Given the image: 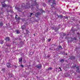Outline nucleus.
Wrapping results in <instances>:
<instances>
[{
    "label": "nucleus",
    "instance_id": "32",
    "mask_svg": "<svg viewBox=\"0 0 80 80\" xmlns=\"http://www.w3.org/2000/svg\"><path fill=\"white\" fill-rule=\"evenodd\" d=\"M33 6H34V5H31V7H33Z\"/></svg>",
    "mask_w": 80,
    "mask_h": 80
},
{
    "label": "nucleus",
    "instance_id": "41",
    "mask_svg": "<svg viewBox=\"0 0 80 80\" xmlns=\"http://www.w3.org/2000/svg\"><path fill=\"white\" fill-rule=\"evenodd\" d=\"M60 38H62V37H61Z\"/></svg>",
    "mask_w": 80,
    "mask_h": 80
},
{
    "label": "nucleus",
    "instance_id": "3",
    "mask_svg": "<svg viewBox=\"0 0 80 80\" xmlns=\"http://www.w3.org/2000/svg\"><path fill=\"white\" fill-rule=\"evenodd\" d=\"M41 13L40 12H37L36 14V15H35V17H38V15H40Z\"/></svg>",
    "mask_w": 80,
    "mask_h": 80
},
{
    "label": "nucleus",
    "instance_id": "44",
    "mask_svg": "<svg viewBox=\"0 0 80 80\" xmlns=\"http://www.w3.org/2000/svg\"><path fill=\"white\" fill-rule=\"evenodd\" d=\"M51 5V6H52V5Z\"/></svg>",
    "mask_w": 80,
    "mask_h": 80
},
{
    "label": "nucleus",
    "instance_id": "40",
    "mask_svg": "<svg viewBox=\"0 0 80 80\" xmlns=\"http://www.w3.org/2000/svg\"><path fill=\"white\" fill-rule=\"evenodd\" d=\"M65 38V39H66V38Z\"/></svg>",
    "mask_w": 80,
    "mask_h": 80
},
{
    "label": "nucleus",
    "instance_id": "20",
    "mask_svg": "<svg viewBox=\"0 0 80 80\" xmlns=\"http://www.w3.org/2000/svg\"><path fill=\"white\" fill-rule=\"evenodd\" d=\"M77 40V38H74V39H73L72 40V41H73V40Z\"/></svg>",
    "mask_w": 80,
    "mask_h": 80
},
{
    "label": "nucleus",
    "instance_id": "25",
    "mask_svg": "<svg viewBox=\"0 0 80 80\" xmlns=\"http://www.w3.org/2000/svg\"><path fill=\"white\" fill-rule=\"evenodd\" d=\"M48 40L49 42H50L51 41V39H48Z\"/></svg>",
    "mask_w": 80,
    "mask_h": 80
},
{
    "label": "nucleus",
    "instance_id": "6",
    "mask_svg": "<svg viewBox=\"0 0 80 80\" xmlns=\"http://www.w3.org/2000/svg\"><path fill=\"white\" fill-rule=\"evenodd\" d=\"M59 29V28H54V29L53 28V30H54L55 31V32H57V31H58V29Z\"/></svg>",
    "mask_w": 80,
    "mask_h": 80
},
{
    "label": "nucleus",
    "instance_id": "31",
    "mask_svg": "<svg viewBox=\"0 0 80 80\" xmlns=\"http://www.w3.org/2000/svg\"><path fill=\"white\" fill-rule=\"evenodd\" d=\"M77 34H78V35H80V33H78V32L77 33Z\"/></svg>",
    "mask_w": 80,
    "mask_h": 80
},
{
    "label": "nucleus",
    "instance_id": "5",
    "mask_svg": "<svg viewBox=\"0 0 80 80\" xmlns=\"http://www.w3.org/2000/svg\"><path fill=\"white\" fill-rule=\"evenodd\" d=\"M36 67L38 68H40L42 67V65L41 64H38Z\"/></svg>",
    "mask_w": 80,
    "mask_h": 80
},
{
    "label": "nucleus",
    "instance_id": "15",
    "mask_svg": "<svg viewBox=\"0 0 80 80\" xmlns=\"http://www.w3.org/2000/svg\"><path fill=\"white\" fill-rule=\"evenodd\" d=\"M16 33L17 34H19V33H20V31L19 30H17Z\"/></svg>",
    "mask_w": 80,
    "mask_h": 80
},
{
    "label": "nucleus",
    "instance_id": "37",
    "mask_svg": "<svg viewBox=\"0 0 80 80\" xmlns=\"http://www.w3.org/2000/svg\"><path fill=\"white\" fill-rule=\"evenodd\" d=\"M44 40H45V38L43 39Z\"/></svg>",
    "mask_w": 80,
    "mask_h": 80
},
{
    "label": "nucleus",
    "instance_id": "34",
    "mask_svg": "<svg viewBox=\"0 0 80 80\" xmlns=\"http://www.w3.org/2000/svg\"><path fill=\"white\" fill-rule=\"evenodd\" d=\"M66 55H67V53H66Z\"/></svg>",
    "mask_w": 80,
    "mask_h": 80
},
{
    "label": "nucleus",
    "instance_id": "28",
    "mask_svg": "<svg viewBox=\"0 0 80 80\" xmlns=\"http://www.w3.org/2000/svg\"><path fill=\"white\" fill-rule=\"evenodd\" d=\"M59 68V69H60V71H62V69H61V68Z\"/></svg>",
    "mask_w": 80,
    "mask_h": 80
},
{
    "label": "nucleus",
    "instance_id": "26",
    "mask_svg": "<svg viewBox=\"0 0 80 80\" xmlns=\"http://www.w3.org/2000/svg\"><path fill=\"white\" fill-rule=\"evenodd\" d=\"M21 67H23V66L22 65H21Z\"/></svg>",
    "mask_w": 80,
    "mask_h": 80
},
{
    "label": "nucleus",
    "instance_id": "39",
    "mask_svg": "<svg viewBox=\"0 0 80 80\" xmlns=\"http://www.w3.org/2000/svg\"><path fill=\"white\" fill-rule=\"evenodd\" d=\"M16 17H17V15H16Z\"/></svg>",
    "mask_w": 80,
    "mask_h": 80
},
{
    "label": "nucleus",
    "instance_id": "18",
    "mask_svg": "<svg viewBox=\"0 0 80 80\" xmlns=\"http://www.w3.org/2000/svg\"><path fill=\"white\" fill-rule=\"evenodd\" d=\"M8 75L9 76V77H12L13 76V75H12L10 73H9Z\"/></svg>",
    "mask_w": 80,
    "mask_h": 80
},
{
    "label": "nucleus",
    "instance_id": "33",
    "mask_svg": "<svg viewBox=\"0 0 80 80\" xmlns=\"http://www.w3.org/2000/svg\"><path fill=\"white\" fill-rule=\"evenodd\" d=\"M58 27H59V28H60L61 27H60V26H58Z\"/></svg>",
    "mask_w": 80,
    "mask_h": 80
},
{
    "label": "nucleus",
    "instance_id": "16",
    "mask_svg": "<svg viewBox=\"0 0 80 80\" xmlns=\"http://www.w3.org/2000/svg\"><path fill=\"white\" fill-rule=\"evenodd\" d=\"M40 12H41L42 13H43V12H45V11H43L42 9H41V10H40Z\"/></svg>",
    "mask_w": 80,
    "mask_h": 80
},
{
    "label": "nucleus",
    "instance_id": "1",
    "mask_svg": "<svg viewBox=\"0 0 80 80\" xmlns=\"http://www.w3.org/2000/svg\"><path fill=\"white\" fill-rule=\"evenodd\" d=\"M52 1V4H56L55 3V0H49V2H50Z\"/></svg>",
    "mask_w": 80,
    "mask_h": 80
},
{
    "label": "nucleus",
    "instance_id": "35",
    "mask_svg": "<svg viewBox=\"0 0 80 80\" xmlns=\"http://www.w3.org/2000/svg\"><path fill=\"white\" fill-rule=\"evenodd\" d=\"M15 18H17V17H16V16H15Z\"/></svg>",
    "mask_w": 80,
    "mask_h": 80
},
{
    "label": "nucleus",
    "instance_id": "36",
    "mask_svg": "<svg viewBox=\"0 0 80 80\" xmlns=\"http://www.w3.org/2000/svg\"><path fill=\"white\" fill-rule=\"evenodd\" d=\"M12 8V7H10V8Z\"/></svg>",
    "mask_w": 80,
    "mask_h": 80
},
{
    "label": "nucleus",
    "instance_id": "45",
    "mask_svg": "<svg viewBox=\"0 0 80 80\" xmlns=\"http://www.w3.org/2000/svg\"><path fill=\"white\" fill-rule=\"evenodd\" d=\"M34 35H35V34H34Z\"/></svg>",
    "mask_w": 80,
    "mask_h": 80
},
{
    "label": "nucleus",
    "instance_id": "42",
    "mask_svg": "<svg viewBox=\"0 0 80 80\" xmlns=\"http://www.w3.org/2000/svg\"><path fill=\"white\" fill-rule=\"evenodd\" d=\"M1 57V56H0V58Z\"/></svg>",
    "mask_w": 80,
    "mask_h": 80
},
{
    "label": "nucleus",
    "instance_id": "27",
    "mask_svg": "<svg viewBox=\"0 0 80 80\" xmlns=\"http://www.w3.org/2000/svg\"><path fill=\"white\" fill-rule=\"evenodd\" d=\"M7 46H8V47H10V45H7Z\"/></svg>",
    "mask_w": 80,
    "mask_h": 80
},
{
    "label": "nucleus",
    "instance_id": "23",
    "mask_svg": "<svg viewBox=\"0 0 80 80\" xmlns=\"http://www.w3.org/2000/svg\"><path fill=\"white\" fill-rule=\"evenodd\" d=\"M31 15L29 16L30 17H31V16L33 15V13H30Z\"/></svg>",
    "mask_w": 80,
    "mask_h": 80
},
{
    "label": "nucleus",
    "instance_id": "14",
    "mask_svg": "<svg viewBox=\"0 0 80 80\" xmlns=\"http://www.w3.org/2000/svg\"><path fill=\"white\" fill-rule=\"evenodd\" d=\"M3 41L2 40H0V43L1 44H3Z\"/></svg>",
    "mask_w": 80,
    "mask_h": 80
},
{
    "label": "nucleus",
    "instance_id": "10",
    "mask_svg": "<svg viewBox=\"0 0 80 80\" xmlns=\"http://www.w3.org/2000/svg\"><path fill=\"white\" fill-rule=\"evenodd\" d=\"M1 70L3 72H6V70H5V68H2Z\"/></svg>",
    "mask_w": 80,
    "mask_h": 80
},
{
    "label": "nucleus",
    "instance_id": "38",
    "mask_svg": "<svg viewBox=\"0 0 80 80\" xmlns=\"http://www.w3.org/2000/svg\"><path fill=\"white\" fill-rule=\"evenodd\" d=\"M32 54H33V52H32Z\"/></svg>",
    "mask_w": 80,
    "mask_h": 80
},
{
    "label": "nucleus",
    "instance_id": "11",
    "mask_svg": "<svg viewBox=\"0 0 80 80\" xmlns=\"http://www.w3.org/2000/svg\"><path fill=\"white\" fill-rule=\"evenodd\" d=\"M61 63H63V62H64V60L63 59H61V60L59 61Z\"/></svg>",
    "mask_w": 80,
    "mask_h": 80
},
{
    "label": "nucleus",
    "instance_id": "46",
    "mask_svg": "<svg viewBox=\"0 0 80 80\" xmlns=\"http://www.w3.org/2000/svg\"><path fill=\"white\" fill-rule=\"evenodd\" d=\"M75 30V31L76 30Z\"/></svg>",
    "mask_w": 80,
    "mask_h": 80
},
{
    "label": "nucleus",
    "instance_id": "8",
    "mask_svg": "<svg viewBox=\"0 0 80 80\" xmlns=\"http://www.w3.org/2000/svg\"><path fill=\"white\" fill-rule=\"evenodd\" d=\"M75 57L73 56H72L70 58V59H71V60H74V59H75Z\"/></svg>",
    "mask_w": 80,
    "mask_h": 80
},
{
    "label": "nucleus",
    "instance_id": "30",
    "mask_svg": "<svg viewBox=\"0 0 80 80\" xmlns=\"http://www.w3.org/2000/svg\"><path fill=\"white\" fill-rule=\"evenodd\" d=\"M48 58L50 57V55H48Z\"/></svg>",
    "mask_w": 80,
    "mask_h": 80
},
{
    "label": "nucleus",
    "instance_id": "22",
    "mask_svg": "<svg viewBox=\"0 0 80 80\" xmlns=\"http://www.w3.org/2000/svg\"><path fill=\"white\" fill-rule=\"evenodd\" d=\"M59 48L60 49V48H62V46H59Z\"/></svg>",
    "mask_w": 80,
    "mask_h": 80
},
{
    "label": "nucleus",
    "instance_id": "29",
    "mask_svg": "<svg viewBox=\"0 0 80 80\" xmlns=\"http://www.w3.org/2000/svg\"><path fill=\"white\" fill-rule=\"evenodd\" d=\"M77 71H78V70H79L78 68H77Z\"/></svg>",
    "mask_w": 80,
    "mask_h": 80
},
{
    "label": "nucleus",
    "instance_id": "4",
    "mask_svg": "<svg viewBox=\"0 0 80 80\" xmlns=\"http://www.w3.org/2000/svg\"><path fill=\"white\" fill-rule=\"evenodd\" d=\"M7 67H11V64L10 63H8L7 64Z\"/></svg>",
    "mask_w": 80,
    "mask_h": 80
},
{
    "label": "nucleus",
    "instance_id": "7",
    "mask_svg": "<svg viewBox=\"0 0 80 80\" xmlns=\"http://www.w3.org/2000/svg\"><path fill=\"white\" fill-rule=\"evenodd\" d=\"M5 40L6 41H9V40H10V38L8 37H7L5 38Z\"/></svg>",
    "mask_w": 80,
    "mask_h": 80
},
{
    "label": "nucleus",
    "instance_id": "9",
    "mask_svg": "<svg viewBox=\"0 0 80 80\" xmlns=\"http://www.w3.org/2000/svg\"><path fill=\"white\" fill-rule=\"evenodd\" d=\"M26 28V26L25 25H23L22 27V30H24Z\"/></svg>",
    "mask_w": 80,
    "mask_h": 80
},
{
    "label": "nucleus",
    "instance_id": "2",
    "mask_svg": "<svg viewBox=\"0 0 80 80\" xmlns=\"http://www.w3.org/2000/svg\"><path fill=\"white\" fill-rule=\"evenodd\" d=\"M66 35V34L65 33H63V32H61L60 34V37H62V36H65Z\"/></svg>",
    "mask_w": 80,
    "mask_h": 80
},
{
    "label": "nucleus",
    "instance_id": "17",
    "mask_svg": "<svg viewBox=\"0 0 80 80\" xmlns=\"http://www.w3.org/2000/svg\"><path fill=\"white\" fill-rule=\"evenodd\" d=\"M2 6H3V7H7V5H6V4H2Z\"/></svg>",
    "mask_w": 80,
    "mask_h": 80
},
{
    "label": "nucleus",
    "instance_id": "12",
    "mask_svg": "<svg viewBox=\"0 0 80 80\" xmlns=\"http://www.w3.org/2000/svg\"><path fill=\"white\" fill-rule=\"evenodd\" d=\"M15 8L18 11H20V8H19L18 7H15Z\"/></svg>",
    "mask_w": 80,
    "mask_h": 80
},
{
    "label": "nucleus",
    "instance_id": "43",
    "mask_svg": "<svg viewBox=\"0 0 80 80\" xmlns=\"http://www.w3.org/2000/svg\"><path fill=\"white\" fill-rule=\"evenodd\" d=\"M35 3H36V2H35Z\"/></svg>",
    "mask_w": 80,
    "mask_h": 80
},
{
    "label": "nucleus",
    "instance_id": "19",
    "mask_svg": "<svg viewBox=\"0 0 80 80\" xmlns=\"http://www.w3.org/2000/svg\"><path fill=\"white\" fill-rule=\"evenodd\" d=\"M0 26H3V24L2 22H0Z\"/></svg>",
    "mask_w": 80,
    "mask_h": 80
},
{
    "label": "nucleus",
    "instance_id": "21",
    "mask_svg": "<svg viewBox=\"0 0 80 80\" xmlns=\"http://www.w3.org/2000/svg\"><path fill=\"white\" fill-rule=\"evenodd\" d=\"M52 70V68H50L48 69H47V70Z\"/></svg>",
    "mask_w": 80,
    "mask_h": 80
},
{
    "label": "nucleus",
    "instance_id": "24",
    "mask_svg": "<svg viewBox=\"0 0 80 80\" xmlns=\"http://www.w3.org/2000/svg\"><path fill=\"white\" fill-rule=\"evenodd\" d=\"M43 6H44V7H46V4H45V3H44L43 4Z\"/></svg>",
    "mask_w": 80,
    "mask_h": 80
},
{
    "label": "nucleus",
    "instance_id": "13",
    "mask_svg": "<svg viewBox=\"0 0 80 80\" xmlns=\"http://www.w3.org/2000/svg\"><path fill=\"white\" fill-rule=\"evenodd\" d=\"M22 61V58H21L19 59V62L21 63Z\"/></svg>",
    "mask_w": 80,
    "mask_h": 80
}]
</instances>
